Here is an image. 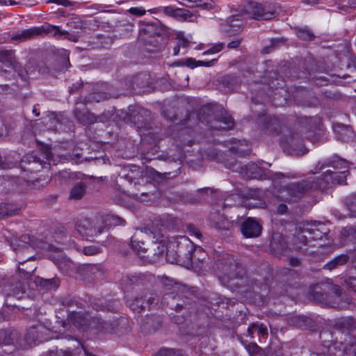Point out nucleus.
I'll list each match as a JSON object with an SVG mask.
<instances>
[{"label":"nucleus","mask_w":356,"mask_h":356,"mask_svg":"<svg viewBox=\"0 0 356 356\" xmlns=\"http://www.w3.org/2000/svg\"><path fill=\"white\" fill-rule=\"evenodd\" d=\"M48 122L47 124H49V127L51 129H55L57 124L62 122L63 115L61 113H57L56 112H49L47 114Z\"/></svg>","instance_id":"ea45409f"},{"label":"nucleus","mask_w":356,"mask_h":356,"mask_svg":"<svg viewBox=\"0 0 356 356\" xmlns=\"http://www.w3.org/2000/svg\"><path fill=\"white\" fill-rule=\"evenodd\" d=\"M121 281L125 286L129 287L140 284L142 281V279L138 275H129L122 277Z\"/></svg>","instance_id":"37998d69"},{"label":"nucleus","mask_w":356,"mask_h":356,"mask_svg":"<svg viewBox=\"0 0 356 356\" xmlns=\"http://www.w3.org/2000/svg\"><path fill=\"white\" fill-rule=\"evenodd\" d=\"M24 163L38 164L42 168H44L46 165H49L47 162L41 161L40 158L36 154H28L26 156H24L21 161V166L22 168L24 167Z\"/></svg>","instance_id":"e433bc0d"},{"label":"nucleus","mask_w":356,"mask_h":356,"mask_svg":"<svg viewBox=\"0 0 356 356\" xmlns=\"http://www.w3.org/2000/svg\"><path fill=\"white\" fill-rule=\"evenodd\" d=\"M67 26L74 29H81L83 28V22L79 16H72L68 19Z\"/></svg>","instance_id":"de8ad7c7"},{"label":"nucleus","mask_w":356,"mask_h":356,"mask_svg":"<svg viewBox=\"0 0 356 356\" xmlns=\"http://www.w3.org/2000/svg\"><path fill=\"white\" fill-rule=\"evenodd\" d=\"M106 99V95L103 92H93L85 97L83 102L87 103L99 102Z\"/></svg>","instance_id":"c03bdc74"},{"label":"nucleus","mask_w":356,"mask_h":356,"mask_svg":"<svg viewBox=\"0 0 356 356\" xmlns=\"http://www.w3.org/2000/svg\"><path fill=\"white\" fill-rule=\"evenodd\" d=\"M154 302L153 297L146 299V296H137L132 300H128L127 305L131 310L139 313L146 307H149Z\"/></svg>","instance_id":"412c9836"},{"label":"nucleus","mask_w":356,"mask_h":356,"mask_svg":"<svg viewBox=\"0 0 356 356\" xmlns=\"http://www.w3.org/2000/svg\"><path fill=\"white\" fill-rule=\"evenodd\" d=\"M92 308L96 311L116 312L117 301H103L98 298H93L90 300Z\"/></svg>","instance_id":"5701e85b"},{"label":"nucleus","mask_w":356,"mask_h":356,"mask_svg":"<svg viewBox=\"0 0 356 356\" xmlns=\"http://www.w3.org/2000/svg\"><path fill=\"white\" fill-rule=\"evenodd\" d=\"M247 177L250 179L259 178L262 175V169L254 163H248L244 167Z\"/></svg>","instance_id":"f704fd0d"},{"label":"nucleus","mask_w":356,"mask_h":356,"mask_svg":"<svg viewBox=\"0 0 356 356\" xmlns=\"http://www.w3.org/2000/svg\"><path fill=\"white\" fill-rule=\"evenodd\" d=\"M216 268L219 273L229 280H243L246 275L243 265L237 261L233 255L222 254L215 262Z\"/></svg>","instance_id":"423d86ee"},{"label":"nucleus","mask_w":356,"mask_h":356,"mask_svg":"<svg viewBox=\"0 0 356 356\" xmlns=\"http://www.w3.org/2000/svg\"><path fill=\"white\" fill-rule=\"evenodd\" d=\"M35 270V268L32 266L30 268H28L26 266V268L24 267H18L19 270V275L22 279L24 280H29L31 277L32 273Z\"/></svg>","instance_id":"09e8293b"},{"label":"nucleus","mask_w":356,"mask_h":356,"mask_svg":"<svg viewBox=\"0 0 356 356\" xmlns=\"http://www.w3.org/2000/svg\"><path fill=\"white\" fill-rule=\"evenodd\" d=\"M225 47L223 42H218L213 44L211 48L203 52V55L213 54L221 51Z\"/></svg>","instance_id":"3c124183"},{"label":"nucleus","mask_w":356,"mask_h":356,"mask_svg":"<svg viewBox=\"0 0 356 356\" xmlns=\"http://www.w3.org/2000/svg\"><path fill=\"white\" fill-rule=\"evenodd\" d=\"M187 230L191 236H195L196 238L200 239L202 235L200 230L193 225L189 224L187 225Z\"/></svg>","instance_id":"5fc2aeb1"},{"label":"nucleus","mask_w":356,"mask_h":356,"mask_svg":"<svg viewBox=\"0 0 356 356\" xmlns=\"http://www.w3.org/2000/svg\"><path fill=\"white\" fill-rule=\"evenodd\" d=\"M332 293L339 298L341 293V288L337 285L330 286L321 283L313 286L309 291L313 300L321 304H327Z\"/></svg>","instance_id":"6e6552de"},{"label":"nucleus","mask_w":356,"mask_h":356,"mask_svg":"<svg viewBox=\"0 0 356 356\" xmlns=\"http://www.w3.org/2000/svg\"><path fill=\"white\" fill-rule=\"evenodd\" d=\"M329 232V229L321 222H306L299 227L295 235V244L298 249L302 246L314 247L313 242L321 240Z\"/></svg>","instance_id":"f03ea898"},{"label":"nucleus","mask_w":356,"mask_h":356,"mask_svg":"<svg viewBox=\"0 0 356 356\" xmlns=\"http://www.w3.org/2000/svg\"><path fill=\"white\" fill-rule=\"evenodd\" d=\"M245 348L250 354L257 353L261 349L256 343H250L245 345Z\"/></svg>","instance_id":"052dcab7"},{"label":"nucleus","mask_w":356,"mask_h":356,"mask_svg":"<svg viewBox=\"0 0 356 356\" xmlns=\"http://www.w3.org/2000/svg\"><path fill=\"white\" fill-rule=\"evenodd\" d=\"M291 322L300 330H309L314 326V321L305 316H295L291 318Z\"/></svg>","instance_id":"bb28decb"},{"label":"nucleus","mask_w":356,"mask_h":356,"mask_svg":"<svg viewBox=\"0 0 356 356\" xmlns=\"http://www.w3.org/2000/svg\"><path fill=\"white\" fill-rule=\"evenodd\" d=\"M287 211H288V207L284 204H280L277 207V212L280 214H284V213H286L287 212Z\"/></svg>","instance_id":"69168bd1"},{"label":"nucleus","mask_w":356,"mask_h":356,"mask_svg":"<svg viewBox=\"0 0 356 356\" xmlns=\"http://www.w3.org/2000/svg\"><path fill=\"white\" fill-rule=\"evenodd\" d=\"M10 67H12L17 73V74L19 75V76L22 78V79H26L28 76L27 71L23 67L21 63L17 62L15 59L12 63Z\"/></svg>","instance_id":"49530a36"},{"label":"nucleus","mask_w":356,"mask_h":356,"mask_svg":"<svg viewBox=\"0 0 356 356\" xmlns=\"http://www.w3.org/2000/svg\"><path fill=\"white\" fill-rule=\"evenodd\" d=\"M128 12L133 15L138 17L143 16L146 13V10L141 7H131L128 10Z\"/></svg>","instance_id":"6e6d98bb"},{"label":"nucleus","mask_w":356,"mask_h":356,"mask_svg":"<svg viewBox=\"0 0 356 356\" xmlns=\"http://www.w3.org/2000/svg\"><path fill=\"white\" fill-rule=\"evenodd\" d=\"M54 33L53 35L55 38H60L64 36L65 38L71 40L70 34L66 31L60 29L59 26L47 24L41 26H34L29 29L24 30L18 35L19 38L30 39L34 36L40 35L42 33Z\"/></svg>","instance_id":"1a4fd4ad"},{"label":"nucleus","mask_w":356,"mask_h":356,"mask_svg":"<svg viewBox=\"0 0 356 356\" xmlns=\"http://www.w3.org/2000/svg\"><path fill=\"white\" fill-rule=\"evenodd\" d=\"M74 341L76 343V347L74 353L70 350L56 349L50 352V356H95L83 348L79 341Z\"/></svg>","instance_id":"b1692460"},{"label":"nucleus","mask_w":356,"mask_h":356,"mask_svg":"<svg viewBox=\"0 0 356 356\" xmlns=\"http://www.w3.org/2000/svg\"><path fill=\"white\" fill-rule=\"evenodd\" d=\"M205 252L202 248L191 246V250L188 252L187 258L191 263L195 261L202 262L204 259Z\"/></svg>","instance_id":"72a5a7b5"},{"label":"nucleus","mask_w":356,"mask_h":356,"mask_svg":"<svg viewBox=\"0 0 356 356\" xmlns=\"http://www.w3.org/2000/svg\"><path fill=\"white\" fill-rule=\"evenodd\" d=\"M200 122L205 124L211 129L216 131H227L233 128L234 120L224 113L222 110L216 111L210 105L202 106L198 113Z\"/></svg>","instance_id":"7ed1b4c3"},{"label":"nucleus","mask_w":356,"mask_h":356,"mask_svg":"<svg viewBox=\"0 0 356 356\" xmlns=\"http://www.w3.org/2000/svg\"><path fill=\"white\" fill-rule=\"evenodd\" d=\"M241 232L245 238H256L261 235L262 225L257 218L248 217L241 223Z\"/></svg>","instance_id":"4468645a"},{"label":"nucleus","mask_w":356,"mask_h":356,"mask_svg":"<svg viewBox=\"0 0 356 356\" xmlns=\"http://www.w3.org/2000/svg\"><path fill=\"white\" fill-rule=\"evenodd\" d=\"M37 284L45 290H55L60 285V280L57 277L51 279L39 278Z\"/></svg>","instance_id":"473e14b6"},{"label":"nucleus","mask_w":356,"mask_h":356,"mask_svg":"<svg viewBox=\"0 0 356 356\" xmlns=\"http://www.w3.org/2000/svg\"><path fill=\"white\" fill-rule=\"evenodd\" d=\"M289 264L293 267L299 266L300 265V261L297 257H291L289 259Z\"/></svg>","instance_id":"0e129e2a"},{"label":"nucleus","mask_w":356,"mask_h":356,"mask_svg":"<svg viewBox=\"0 0 356 356\" xmlns=\"http://www.w3.org/2000/svg\"><path fill=\"white\" fill-rule=\"evenodd\" d=\"M225 82H237V80L235 77L232 76H227L224 78Z\"/></svg>","instance_id":"774afa93"},{"label":"nucleus","mask_w":356,"mask_h":356,"mask_svg":"<svg viewBox=\"0 0 356 356\" xmlns=\"http://www.w3.org/2000/svg\"><path fill=\"white\" fill-rule=\"evenodd\" d=\"M130 246L131 249L137 254L145 252L147 251L145 243L143 241L139 240L136 235H134L131 237Z\"/></svg>","instance_id":"4c0bfd02"},{"label":"nucleus","mask_w":356,"mask_h":356,"mask_svg":"<svg viewBox=\"0 0 356 356\" xmlns=\"http://www.w3.org/2000/svg\"><path fill=\"white\" fill-rule=\"evenodd\" d=\"M241 11L250 19L257 21L270 20L277 14L275 4L268 1L257 2L253 0L245 1Z\"/></svg>","instance_id":"39448f33"},{"label":"nucleus","mask_w":356,"mask_h":356,"mask_svg":"<svg viewBox=\"0 0 356 356\" xmlns=\"http://www.w3.org/2000/svg\"><path fill=\"white\" fill-rule=\"evenodd\" d=\"M345 284L348 289L356 293V277H350L345 280Z\"/></svg>","instance_id":"4d7b16f0"},{"label":"nucleus","mask_w":356,"mask_h":356,"mask_svg":"<svg viewBox=\"0 0 356 356\" xmlns=\"http://www.w3.org/2000/svg\"><path fill=\"white\" fill-rule=\"evenodd\" d=\"M333 327L341 332L340 339L345 341L343 348L339 347L341 356H356V338L350 334V332L356 330V321L353 318H341L336 319Z\"/></svg>","instance_id":"20e7f679"},{"label":"nucleus","mask_w":356,"mask_h":356,"mask_svg":"<svg viewBox=\"0 0 356 356\" xmlns=\"http://www.w3.org/2000/svg\"><path fill=\"white\" fill-rule=\"evenodd\" d=\"M54 263L63 274L70 275L76 268V264L65 257H58L54 259Z\"/></svg>","instance_id":"4be33fe9"},{"label":"nucleus","mask_w":356,"mask_h":356,"mask_svg":"<svg viewBox=\"0 0 356 356\" xmlns=\"http://www.w3.org/2000/svg\"><path fill=\"white\" fill-rule=\"evenodd\" d=\"M75 227L81 236L88 240L103 232V227L100 224L99 217L94 220L82 218L77 220Z\"/></svg>","instance_id":"9d476101"},{"label":"nucleus","mask_w":356,"mask_h":356,"mask_svg":"<svg viewBox=\"0 0 356 356\" xmlns=\"http://www.w3.org/2000/svg\"><path fill=\"white\" fill-rule=\"evenodd\" d=\"M153 356H183V353L179 349L161 348Z\"/></svg>","instance_id":"79ce46f5"},{"label":"nucleus","mask_w":356,"mask_h":356,"mask_svg":"<svg viewBox=\"0 0 356 356\" xmlns=\"http://www.w3.org/2000/svg\"><path fill=\"white\" fill-rule=\"evenodd\" d=\"M47 3H56L58 5L63 6L65 7H70L73 5V3L68 0H48L47 1Z\"/></svg>","instance_id":"680f3d73"},{"label":"nucleus","mask_w":356,"mask_h":356,"mask_svg":"<svg viewBox=\"0 0 356 356\" xmlns=\"http://www.w3.org/2000/svg\"><path fill=\"white\" fill-rule=\"evenodd\" d=\"M177 45H179V47H182L184 48L188 47L189 44L188 40L184 36L183 33H179L177 35Z\"/></svg>","instance_id":"bf43d9fd"},{"label":"nucleus","mask_w":356,"mask_h":356,"mask_svg":"<svg viewBox=\"0 0 356 356\" xmlns=\"http://www.w3.org/2000/svg\"><path fill=\"white\" fill-rule=\"evenodd\" d=\"M62 304L63 306L67 307L68 308L76 307V308H79V309H83V307H84V305L81 302L78 301L75 299H71V298L70 299H65L63 301Z\"/></svg>","instance_id":"8fccbe9b"},{"label":"nucleus","mask_w":356,"mask_h":356,"mask_svg":"<svg viewBox=\"0 0 356 356\" xmlns=\"http://www.w3.org/2000/svg\"><path fill=\"white\" fill-rule=\"evenodd\" d=\"M20 207L15 203L0 204V220L6 217L17 215Z\"/></svg>","instance_id":"cd10ccee"},{"label":"nucleus","mask_w":356,"mask_h":356,"mask_svg":"<svg viewBox=\"0 0 356 356\" xmlns=\"http://www.w3.org/2000/svg\"><path fill=\"white\" fill-rule=\"evenodd\" d=\"M180 297L174 292L165 293L161 299V303L175 309L176 312H180L184 308L182 303L179 302Z\"/></svg>","instance_id":"393cba45"},{"label":"nucleus","mask_w":356,"mask_h":356,"mask_svg":"<svg viewBox=\"0 0 356 356\" xmlns=\"http://www.w3.org/2000/svg\"><path fill=\"white\" fill-rule=\"evenodd\" d=\"M82 252L85 255H89V256L94 255V254L101 252V248L99 246H96V245H90V246L84 247L82 249Z\"/></svg>","instance_id":"864d4df0"},{"label":"nucleus","mask_w":356,"mask_h":356,"mask_svg":"<svg viewBox=\"0 0 356 356\" xmlns=\"http://www.w3.org/2000/svg\"><path fill=\"white\" fill-rule=\"evenodd\" d=\"M86 104L85 102L77 101L73 111L77 121L83 125L91 124L96 121L94 114L88 111Z\"/></svg>","instance_id":"dca6fc26"},{"label":"nucleus","mask_w":356,"mask_h":356,"mask_svg":"<svg viewBox=\"0 0 356 356\" xmlns=\"http://www.w3.org/2000/svg\"><path fill=\"white\" fill-rule=\"evenodd\" d=\"M118 325L116 319L104 321L99 316L90 318V330H94L97 334L111 333Z\"/></svg>","instance_id":"ddd939ff"},{"label":"nucleus","mask_w":356,"mask_h":356,"mask_svg":"<svg viewBox=\"0 0 356 356\" xmlns=\"http://www.w3.org/2000/svg\"><path fill=\"white\" fill-rule=\"evenodd\" d=\"M241 43V39H236L229 42L227 46L229 49H236L240 46Z\"/></svg>","instance_id":"e2e57ef3"},{"label":"nucleus","mask_w":356,"mask_h":356,"mask_svg":"<svg viewBox=\"0 0 356 356\" xmlns=\"http://www.w3.org/2000/svg\"><path fill=\"white\" fill-rule=\"evenodd\" d=\"M172 320L177 324H181L184 322V318L182 316H173Z\"/></svg>","instance_id":"338daca9"},{"label":"nucleus","mask_w":356,"mask_h":356,"mask_svg":"<svg viewBox=\"0 0 356 356\" xmlns=\"http://www.w3.org/2000/svg\"><path fill=\"white\" fill-rule=\"evenodd\" d=\"M13 52L11 50H0V63L8 64L10 67L15 59L13 56Z\"/></svg>","instance_id":"a18cd8bd"},{"label":"nucleus","mask_w":356,"mask_h":356,"mask_svg":"<svg viewBox=\"0 0 356 356\" xmlns=\"http://www.w3.org/2000/svg\"><path fill=\"white\" fill-rule=\"evenodd\" d=\"M257 331L259 336L267 337L268 330L266 326L263 324H253L248 328V332L251 337H253L254 332Z\"/></svg>","instance_id":"a19ab883"},{"label":"nucleus","mask_w":356,"mask_h":356,"mask_svg":"<svg viewBox=\"0 0 356 356\" xmlns=\"http://www.w3.org/2000/svg\"><path fill=\"white\" fill-rule=\"evenodd\" d=\"M330 165L334 168V171H331L334 177L337 179L339 184H344L346 181V177L348 173V164L344 159H337L330 162Z\"/></svg>","instance_id":"a211bd4d"},{"label":"nucleus","mask_w":356,"mask_h":356,"mask_svg":"<svg viewBox=\"0 0 356 356\" xmlns=\"http://www.w3.org/2000/svg\"><path fill=\"white\" fill-rule=\"evenodd\" d=\"M349 260V257L348 254H339L334 258H333L332 260L328 261L325 266L324 268L327 270H332L334 269L339 266L345 265Z\"/></svg>","instance_id":"2f4dec72"},{"label":"nucleus","mask_w":356,"mask_h":356,"mask_svg":"<svg viewBox=\"0 0 356 356\" xmlns=\"http://www.w3.org/2000/svg\"><path fill=\"white\" fill-rule=\"evenodd\" d=\"M100 224L102 225L103 229L113 226L124 225L125 220L113 214H106L104 216L99 217Z\"/></svg>","instance_id":"a878e982"},{"label":"nucleus","mask_w":356,"mask_h":356,"mask_svg":"<svg viewBox=\"0 0 356 356\" xmlns=\"http://www.w3.org/2000/svg\"><path fill=\"white\" fill-rule=\"evenodd\" d=\"M345 206L350 211L351 217L356 216V193H353L346 197L343 200Z\"/></svg>","instance_id":"c9c22d12"},{"label":"nucleus","mask_w":356,"mask_h":356,"mask_svg":"<svg viewBox=\"0 0 356 356\" xmlns=\"http://www.w3.org/2000/svg\"><path fill=\"white\" fill-rule=\"evenodd\" d=\"M95 177L83 175L81 181L76 183L70 191L69 199L74 200H81L87 193V189L92 181H95Z\"/></svg>","instance_id":"f3484780"},{"label":"nucleus","mask_w":356,"mask_h":356,"mask_svg":"<svg viewBox=\"0 0 356 356\" xmlns=\"http://www.w3.org/2000/svg\"><path fill=\"white\" fill-rule=\"evenodd\" d=\"M314 178H307L296 182H291L282 188V192H286L287 195L284 200L288 202H293L301 198L305 195L314 191Z\"/></svg>","instance_id":"0eeeda50"},{"label":"nucleus","mask_w":356,"mask_h":356,"mask_svg":"<svg viewBox=\"0 0 356 356\" xmlns=\"http://www.w3.org/2000/svg\"><path fill=\"white\" fill-rule=\"evenodd\" d=\"M261 129L267 135H278L282 131L280 120L274 115H264L259 118Z\"/></svg>","instance_id":"2eb2a0df"},{"label":"nucleus","mask_w":356,"mask_h":356,"mask_svg":"<svg viewBox=\"0 0 356 356\" xmlns=\"http://www.w3.org/2000/svg\"><path fill=\"white\" fill-rule=\"evenodd\" d=\"M271 248L278 254H283L288 248L286 241L282 235L273 236L270 242Z\"/></svg>","instance_id":"7c9ffc66"},{"label":"nucleus","mask_w":356,"mask_h":356,"mask_svg":"<svg viewBox=\"0 0 356 356\" xmlns=\"http://www.w3.org/2000/svg\"><path fill=\"white\" fill-rule=\"evenodd\" d=\"M282 147L284 151L290 154L302 156L307 152L303 140L297 133H292L289 137L282 141Z\"/></svg>","instance_id":"9b49d317"},{"label":"nucleus","mask_w":356,"mask_h":356,"mask_svg":"<svg viewBox=\"0 0 356 356\" xmlns=\"http://www.w3.org/2000/svg\"><path fill=\"white\" fill-rule=\"evenodd\" d=\"M244 22L240 15H234L229 17L224 24V32L228 36L235 35L242 31Z\"/></svg>","instance_id":"aec40b11"},{"label":"nucleus","mask_w":356,"mask_h":356,"mask_svg":"<svg viewBox=\"0 0 356 356\" xmlns=\"http://www.w3.org/2000/svg\"><path fill=\"white\" fill-rule=\"evenodd\" d=\"M296 33L302 40L312 41L315 38L314 33L307 28H296Z\"/></svg>","instance_id":"58836bf2"},{"label":"nucleus","mask_w":356,"mask_h":356,"mask_svg":"<svg viewBox=\"0 0 356 356\" xmlns=\"http://www.w3.org/2000/svg\"><path fill=\"white\" fill-rule=\"evenodd\" d=\"M40 149L45 159L49 160L51 158L52 154L51 148L49 146L42 145Z\"/></svg>","instance_id":"13d9d810"},{"label":"nucleus","mask_w":356,"mask_h":356,"mask_svg":"<svg viewBox=\"0 0 356 356\" xmlns=\"http://www.w3.org/2000/svg\"><path fill=\"white\" fill-rule=\"evenodd\" d=\"M49 332V330L40 324L30 327L25 335V340L30 345L33 343L37 345L43 341H48L51 338H55L58 334H55V336L52 335L51 337H47V335L49 334L48 332Z\"/></svg>","instance_id":"f8f14e48"},{"label":"nucleus","mask_w":356,"mask_h":356,"mask_svg":"<svg viewBox=\"0 0 356 356\" xmlns=\"http://www.w3.org/2000/svg\"><path fill=\"white\" fill-rule=\"evenodd\" d=\"M56 325L54 326V328H56V330H54L53 332L54 334H58L55 337V339H69V340H71L72 342L73 343V349L72 348V347H67V348L65 350H70V352L74 353L76 347V343H75L74 341H79L81 346L84 348L81 343L79 340L72 337L71 334H67V331H69L70 329H71V324L80 331L85 332L89 330L90 325V318H88V314L86 313L81 311H69L67 319L57 320L56 321ZM56 349L59 350L57 348H54V350ZM61 350H63V349ZM52 350H54V349H52ZM51 351V350L49 351V355Z\"/></svg>","instance_id":"f257e3e1"},{"label":"nucleus","mask_w":356,"mask_h":356,"mask_svg":"<svg viewBox=\"0 0 356 356\" xmlns=\"http://www.w3.org/2000/svg\"><path fill=\"white\" fill-rule=\"evenodd\" d=\"M314 185L315 186H314V191L318 189L323 192L330 188L340 184L337 179L332 175L331 170H327L321 175L316 180L314 179Z\"/></svg>","instance_id":"6ab92c4d"},{"label":"nucleus","mask_w":356,"mask_h":356,"mask_svg":"<svg viewBox=\"0 0 356 356\" xmlns=\"http://www.w3.org/2000/svg\"><path fill=\"white\" fill-rule=\"evenodd\" d=\"M79 271L80 272L81 274L91 279H94L97 277L98 275H102V270L100 267L98 265L95 264L84 265L79 268Z\"/></svg>","instance_id":"c85d7f7f"},{"label":"nucleus","mask_w":356,"mask_h":356,"mask_svg":"<svg viewBox=\"0 0 356 356\" xmlns=\"http://www.w3.org/2000/svg\"><path fill=\"white\" fill-rule=\"evenodd\" d=\"M218 63V58H213L210 60H197L195 58H187L185 60V65L186 66L194 69L197 67H213L216 65Z\"/></svg>","instance_id":"c756f323"},{"label":"nucleus","mask_w":356,"mask_h":356,"mask_svg":"<svg viewBox=\"0 0 356 356\" xmlns=\"http://www.w3.org/2000/svg\"><path fill=\"white\" fill-rule=\"evenodd\" d=\"M164 10H165V13L170 14V15H175L176 13H179L180 15H182L183 17H184L185 18H186V17L189 15V13H190L187 10L181 9V8L174 9L173 8H172L170 6L165 7Z\"/></svg>","instance_id":"603ef678"}]
</instances>
